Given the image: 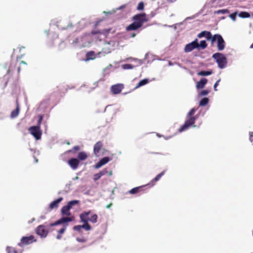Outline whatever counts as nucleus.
I'll use <instances>...</instances> for the list:
<instances>
[{"instance_id": "nucleus-1", "label": "nucleus", "mask_w": 253, "mask_h": 253, "mask_svg": "<svg viewBox=\"0 0 253 253\" xmlns=\"http://www.w3.org/2000/svg\"><path fill=\"white\" fill-rule=\"evenodd\" d=\"M133 22L126 27L127 31L136 30L141 27L143 24L148 21L149 19L145 13L137 14L132 17Z\"/></svg>"}, {"instance_id": "nucleus-2", "label": "nucleus", "mask_w": 253, "mask_h": 253, "mask_svg": "<svg viewBox=\"0 0 253 253\" xmlns=\"http://www.w3.org/2000/svg\"><path fill=\"white\" fill-rule=\"evenodd\" d=\"M212 57L216 60L220 68H224L226 66L227 60L223 54L217 52L213 54Z\"/></svg>"}, {"instance_id": "nucleus-3", "label": "nucleus", "mask_w": 253, "mask_h": 253, "mask_svg": "<svg viewBox=\"0 0 253 253\" xmlns=\"http://www.w3.org/2000/svg\"><path fill=\"white\" fill-rule=\"evenodd\" d=\"M91 211H84L80 215V217L81 222L84 223L83 225H82V228L85 229L87 231L90 230L91 228L90 225L88 224V215L90 213Z\"/></svg>"}, {"instance_id": "nucleus-4", "label": "nucleus", "mask_w": 253, "mask_h": 253, "mask_svg": "<svg viewBox=\"0 0 253 253\" xmlns=\"http://www.w3.org/2000/svg\"><path fill=\"white\" fill-rule=\"evenodd\" d=\"M215 40H217V47L218 50L219 51L223 50L225 48V42L222 36L219 34L213 35L211 42L212 43H213Z\"/></svg>"}, {"instance_id": "nucleus-5", "label": "nucleus", "mask_w": 253, "mask_h": 253, "mask_svg": "<svg viewBox=\"0 0 253 253\" xmlns=\"http://www.w3.org/2000/svg\"><path fill=\"white\" fill-rule=\"evenodd\" d=\"M188 119L185 122L183 125H182L178 129V131L181 132H182L187 129H188L189 127L192 126L195 122V120L196 119V117H188Z\"/></svg>"}, {"instance_id": "nucleus-6", "label": "nucleus", "mask_w": 253, "mask_h": 253, "mask_svg": "<svg viewBox=\"0 0 253 253\" xmlns=\"http://www.w3.org/2000/svg\"><path fill=\"white\" fill-rule=\"evenodd\" d=\"M93 151L96 157L102 156L104 149L103 148V143L101 141H98L94 145Z\"/></svg>"}, {"instance_id": "nucleus-7", "label": "nucleus", "mask_w": 253, "mask_h": 253, "mask_svg": "<svg viewBox=\"0 0 253 253\" xmlns=\"http://www.w3.org/2000/svg\"><path fill=\"white\" fill-rule=\"evenodd\" d=\"M29 131L37 140H39L41 139L42 132L39 126H31L29 128Z\"/></svg>"}, {"instance_id": "nucleus-8", "label": "nucleus", "mask_w": 253, "mask_h": 253, "mask_svg": "<svg viewBox=\"0 0 253 253\" xmlns=\"http://www.w3.org/2000/svg\"><path fill=\"white\" fill-rule=\"evenodd\" d=\"M36 239H35V237L33 235H30L28 237H23L21 239L20 242L18 244V245L20 247H23L24 246L36 242Z\"/></svg>"}, {"instance_id": "nucleus-9", "label": "nucleus", "mask_w": 253, "mask_h": 253, "mask_svg": "<svg viewBox=\"0 0 253 253\" xmlns=\"http://www.w3.org/2000/svg\"><path fill=\"white\" fill-rule=\"evenodd\" d=\"M36 233L41 237H45L48 233V229L43 225L38 226L36 230Z\"/></svg>"}, {"instance_id": "nucleus-10", "label": "nucleus", "mask_w": 253, "mask_h": 253, "mask_svg": "<svg viewBox=\"0 0 253 253\" xmlns=\"http://www.w3.org/2000/svg\"><path fill=\"white\" fill-rule=\"evenodd\" d=\"M74 220V217L73 216L70 217H63L60 219L57 220L54 223H50L49 224L50 227L54 226L62 223H65L68 222L72 221Z\"/></svg>"}, {"instance_id": "nucleus-11", "label": "nucleus", "mask_w": 253, "mask_h": 253, "mask_svg": "<svg viewBox=\"0 0 253 253\" xmlns=\"http://www.w3.org/2000/svg\"><path fill=\"white\" fill-rule=\"evenodd\" d=\"M199 48V43L198 40L196 39L192 42L186 44L184 48V51L185 52H189L195 48Z\"/></svg>"}, {"instance_id": "nucleus-12", "label": "nucleus", "mask_w": 253, "mask_h": 253, "mask_svg": "<svg viewBox=\"0 0 253 253\" xmlns=\"http://www.w3.org/2000/svg\"><path fill=\"white\" fill-rule=\"evenodd\" d=\"M124 88V85L121 84H118L113 85L111 87L112 92L114 94H119Z\"/></svg>"}, {"instance_id": "nucleus-13", "label": "nucleus", "mask_w": 253, "mask_h": 253, "mask_svg": "<svg viewBox=\"0 0 253 253\" xmlns=\"http://www.w3.org/2000/svg\"><path fill=\"white\" fill-rule=\"evenodd\" d=\"M197 36L199 38L206 37L207 40L208 41H209V40L211 41V40L213 38V36H212L211 33L210 32L207 31H202V32L199 33Z\"/></svg>"}, {"instance_id": "nucleus-14", "label": "nucleus", "mask_w": 253, "mask_h": 253, "mask_svg": "<svg viewBox=\"0 0 253 253\" xmlns=\"http://www.w3.org/2000/svg\"><path fill=\"white\" fill-rule=\"evenodd\" d=\"M63 200V198L60 197L52 202H51L49 206L50 210H52L54 209H57L59 206V204Z\"/></svg>"}, {"instance_id": "nucleus-15", "label": "nucleus", "mask_w": 253, "mask_h": 253, "mask_svg": "<svg viewBox=\"0 0 253 253\" xmlns=\"http://www.w3.org/2000/svg\"><path fill=\"white\" fill-rule=\"evenodd\" d=\"M83 160V159H80V160ZM79 160L80 159H69L68 163L73 169H76L77 168L79 164Z\"/></svg>"}, {"instance_id": "nucleus-16", "label": "nucleus", "mask_w": 253, "mask_h": 253, "mask_svg": "<svg viewBox=\"0 0 253 253\" xmlns=\"http://www.w3.org/2000/svg\"><path fill=\"white\" fill-rule=\"evenodd\" d=\"M20 57H17L16 60L14 61H12L10 63V66L9 67V69H8L7 71V73L9 74L11 71H13L15 70L16 65H17L18 62H19V59Z\"/></svg>"}, {"instance_id": "nucleus-17", "label": "nucleus", "mask_w": 253, "mask_h": 253, "mask_svg": "<svg viewBox=\"0 0 253 253\" xmlns=\"http://www.w3.org/2000/svg\"><path fill=\"white\" fill-rule=\"evenodd\" d=\"M70 209L71 208L67 205L63 206L61 210V214L63 215L70 216L71 215Z\"/></svg>"}, {"instance_id": "nucleus-18", "label": "nucleus", "mask_w": 253, "mask_h": 253, "mask_svg": "<svg viewBox=\"0 0 253 253\" xmlns=\"http://www.w3.org/2000/svg\"><path fill=\"white\" fill-rule=\"evenodd\" d=\"M208 80L206 78H202L200 81L197 83L196 87L197 88H203L207 84Z\"/></svg>"}, {"instance_id": "nucleus-19", "label": "nucleus", "mask_w": 253, "mask_h": 253, "mask_svg": "<svg viewBox=\"0 0 253 253\" xmlns=\"http://www.w3.org/2000/svg\"><path fill=\"white\" fill-rule=\"evenodd\" d=\"M144 186H142L132 188V189L129 191V193L131 194H136L139 192L142 191Z\"/></svg>"}, {"instance_id": "nucleus-20", "label": "nucleus", "mask_w": 253, "mask_h": 253, "mask_svg": "<svg viewBox=\"0 0 253 253\" xmlns=\"http://www.w3.org/2000/svg\"><path fill=\"white\" fill-rule=\"evenodd\" d=\"M67 224L64 225L60 230L58 231V234L56 236V238L57 239L59 240L61 238L62 234H63L65 232L67 228Z\"/></svg>"}, {"instance_id": "nucleus-21", "label": "nucleus", "mask_w": 253, "mask_h": 253, "mask_svg": "<svg viewBox=\"0 0 253 253\" xmlns=\"http://www.w3.org/2000/svg\"><path fill=\"white\" fill-rule=\"evenodd\" d=\"M109 160H110V159H101V160L97 164H96L94 166V167L95 169H99V168L102 167L103 165H104L105 164H106L107 163H108Z\"/></svg>"}, {"instance_id": "nucleus-22", "label": "nucleus", "mask_w": 253, "mask_h": 253, "mask_svg": "<svg viewBox=\"0 0 253 253\" xmlns=\"http://www.w3.org/2000/svg\"><path fill=\"white\" fill-rule=\"evenodd\" d=\"M19 107L18 104L17 103V106L15 110H13L10 114V117L12 118H14L18 116L19 113Z\"/></svg>"}, {"instance_id": "nucleus-23", "label": "nucleus", "mask_w": 253, "mask_h": 253, "mask_svg": "<svg viewBox=\"0 0 253 253\" xmlns=\"http://www.w3.org/2000/svg\"><path fill=\"white\" fill-rule=\"evenodd\" d=\"M110 30L111 29H104L102 31V32H101L99 30H93L91 32V34L92 35H96L97 34H107L110 32Z\"/></svg>"}, {"instance_id": "nucleus-24", "label": "nucleus", "mask_w": 253, "mask_h": 253, "mask_svg": "<svg viewBox=\"0 0 253 253\" xmlns=\"http://www.w3.org/2000/svg\"><path fill=\"white\" fill-rule=\"evenodd\" d=\"M107 171L106 170H102L99 172L96 173L93 176V179L94 181L98 180L102 175H104Z\"/></svg>"}, {"instance_id": "nucleus-25", "label": "nucleus", "mask_w": 253, "mask_h": 253, "mask_svg": "<svg viewBox=\"0 0 253 253\" xmlns=\"http://www.w3.org/2000/svg\"><path fill=\"white\" fill-rule=\"evenodd\" d=\"M86 58L87 60L94 59L95 58L94 52L91 51L87 52L86 54Z\"/></svg>"}, {"instance_id": "nucleus-26", "label": "nucleus", "mask_w": 253, "mask_h": 253, "mask_svg": "<svg viewBox=\"0 0 253 253\" xmlns=\"http://www.w3.org/2000/svg\"><path fill=\"white\" fill-rule=\"evenodd\" d=\"M149 82V80L147 79H144L142 80H141L137 84V85L135 87V88H137L138 87H140V86H142L143 85H144L148 84Z\"/></svg>"}, {"instance_id": "nucleus-27", "label": "nucleus", "mask_w": 253, "mask_h": 253, "mask_svg": "<svg viewBox=\"0 0 253 253\" xmlns=\"http://www.w3.org/2000/svg\"><path fill=\"white\" fill-rule=\"evenodd\" d=\"M209 99L208 98L205 97L201 100L199 102V105L200 106H206L209 102Z\"/></svg>"}, {"instance_id": "nucleus-28", "label": "nucleus", "mask_w": 253, "mask_h": 253, "mask_svg": "<svg viewBox=\"0 0 253 253\" xmlns=\"http://www.w3.org/2000/svg\"><path fill=\"white\" fill-rule=\"evenodd\" d=\"M165 173V170H164L162 172H161L160 173H159V174H158L152 180V182L153 183H155L157 181H158L160 178L161 177L164 175Z\"/></svg>"}, {"instance_id": "nucleus-29", "label": "nucleus", "mask_w": 253, "mask_h": 253, "mask_svg": "<svg viewBox=\"0 0 253 253\" xmlns=\"http://www.w3.org/2000/svg\"><path fill=\"white\" fill-rule=\"evenodd\" d=\"M97 215L96 214H94L92 215L90 218H88V221L93 223H95L97 221Z\"/></svg>"}, {"instance_id": "nucleus-30", "label": "nucleus", "mask_w": 253, "mask_h": 253, "mask_svg": "<svg viewBox=\"0 0 253 253\" xmlns=\"http://www.w3.org/2000/svg\"><path fill=\"white\" fill-rule=\"evenodd\" d=\"M230 11L227 9H220L214 12L215 14L229 13Z\"/></svg>"}, {"instance_id": "nucleus-31", "label": "nucleus", "mask_w": 253, "mask_h": 253, "mask_svg": "<svg viewBox=\"0 0 253 253\" xmlns=\"http://www.w3.org/2000/svg\"><path fill=\"white\" fill-rule=\"evenodd\" d=\"M211 74H212L211 71H202L201 72H199L198 73V75L199 76H205L210 75Z\"/></svg>"}, {"instance_id": "nucleus-32", "label": "nucleus", "mask_w": 253, "mask_h": 253, "mask_svg": "<svg viewBox=\"0 0 253 253\" xmlns=\"http://www.w3.org/2000/svg\"><path fill=\"white\" fill-rule=\"evenodd\" d=\"M134 66L130 64H125L122 65V68L124 70L132 69Z\"/></svg>"}, {"instance_id": "nucleus-33", "label": "nucleus", "mask_w": 253, "mask_h": 253, "mask_svg": "<svg viewBox=\"0 0 253 253\" xmlns=\"http://www.w3.org/2000/svg\"><path fill=\"white\" fill-rule=\"evenodd\" d=\"M79 203L80 201L79 200H73L69 202L67 205L71 209L73 206L79 204Z\"/></svg>"}, {"instance_id": "nucleus-34", "label": "nucleus", "mask_w": 253, "mask_h": 253, "mask_svg": "<svg viewBox=\"0 0 253 253\" xmlns=\"http://www.w3.org/2000/svg\"><path fill=\"white\" fill-rule=\"evenodd\" d=\"M239 16L241 18H249L250 17V14L248 12L242 11L239 14Z\"/></svg>"}, {"instance_id": "nucleus-35", "label": "nucleus", "mask_w": 253, "mask_h": 253, "mask_svg": "<svg viewBox=\"0 0 253 253\" xmlns=\"http://www.w3.org/2000/svg\"><path fill=\"white\" fill-rule=\"evenodd\" d=\"M6 250L7 253H17L15 249L12 247H7Z\"/></svg>"}, {"instance_id": "nucleus-36", "label": "nucleus", "mask_w": 253, "mask_h": 253, "mask_svg": "<svg viewBox=\"0 0 253 253\" xmlns=\"http://www.w3.org/2000/svg\"><path fill=\"white\" fill-rule=\"evenodd\" d=\"M207 43L205 41H201L200 44H199V47H201L202 49H205L207 47Z\"/></svg>"}, {"instance_id": "nucleus-37", "label": "nucleus", "mask_w": 253, "mask_h": 253, "mask_svg": "<svg viewBox=\"0 0 253 253\" xmlns=\"http://www.w3.org/2000/svg\"><path fill=\"white\" fill-rule=\"evenodd\" d=\"M80 150V147L79 146H75L73 148V149L69 150L67 151H66V153H70V152H74L76 153V152L79 151Z\"/></svg>"}, {"instance_id": "nucleus-38", "label": "nucleus", "mask_w": 253, "mask_h": 253, "mask_svg": "<svg viewBox=\"0 0 253 253\" xmlns=\"http://www.w3.org/2000/svg\"><path fill=\"white\" fill-rule=\"evenodd\" d=\"M196 110H197V109H195V108L191 109L190 110V111L189 112V113H188L187 117H193L192 116L194 115V114H195Z\"/></svg>"}, {"instance_id": "nucleus-39", "label": "nucleus", "mask_w": 253, "mask_h": 253, "mask_svg": "<svg viewBox=\"0 0 253 253\" xmlns=\"http://www.w3.org/2000/svg\"><path fill=\"white\" fill-rule=\"evenodd\" d=\"M87 155L84 152H80L78 154V156L77 158L84 159L86 158Z\"/></svg>"}, {"instance_id": "nucleus-40", "label": "nucleus", "mask_w": 253, "mask_h": 253, "mask_svg": "<svg viewBox=\"0 0 253 253\" xmlns=\"http://www.w3.org/2000/svg\"><path fill=\"white\" fill-rule=\"evenodd\" d=\"M137 10H142L144 9V3L143 2H140L137 7Z\"/></svg>"}, {"instance_id": "nucleus-41", "label": "nucleus", "mask_w": 253, "mask_h": 253, "mask_svg": "<svg viewBox=\"0 0 253 253\" xmlns=\"http://www.w3.org/2000/svg\"><path fill=\"white\" fill-rule=\"evenodd\" d=\"M42 120H43V116H42V115H40L39 116V120L38 121V123H37V126H39L40 127V126H41V125L42 124Z\"/></svg>"}, {"instance_id": "nucleus-42", "label": "nucleus", "mask_w": 253, "mask_h": 253, "mask_svg": "<svg viewBox=\"0 0 253 253\" xmlns=\"http://www.w3.org/2000/svg\"><path fill=\"white\" fill-rule=\"evenodd\" d=\"M73 228L75 230L80 232L81 230V229L82 228V226L80 225L75 226Z\"/></svg>"}, {"instance_id": "nucleus-43", "label": "nucleus", "mask_w": 253, "mask_h": 253, "mask_svg": "<svg viewBox=\"0 0 253 253\" xmlns=\"http://www.w3.org/2000/svg\"><path fill=\"white\" fill-rule=\"evenodd\" d=\"M209 93L208 90H203L200 92V95L202 96L207 95Z\"/></svg>"}, {"instance_id": "nucleus-44", "label": "nucleus", "mask_w": 253, "mask_h": 253, "mask_svg": "<svg viewBox=\"0 0 253 253\" xmlns=\"http://www.w3.org/2000/svg\"><path fill=\"white\" fill-rule=\"evenodd\" d=\"M236 15H237V13L236 12H235V13H232L231 14H230L229 15V17L233 20H235L236 19Z\"/></svg>"}, {"instance_id": "nucleus-45", "label": "nucleus", "mask_w": 253, "mask_h": 253, "mask_svg": "<svg viewBox=\"0 0 253 253\" xmlns=\"http://www.w3.org/2000/svg\"><path fill=\"white\" fill-rule=\"evenodd\" d=\"M220 81V79L218 80V81H217L216 82V83L214 84V89L215 91L217 90L216 87H217V85H218Z\"/></svg>"}, {"instance_id": "nucleus-46", "label": "nucleus", "mask_w": 253, "mask_h": 253, "mask_svg": "<svg viewBox=\"0 0 253 253\" xmlns=\"http://www.w3.org/2000/svg\"><path fill=\"white\" fill-rule=\"evenodd\" d=\"M77 240L79 242H85L86 240L84 238H77Z\"/></svg>"}, {"instance_id": "nucleus-47", "label": "nucleus", "mask_w": 253, "mask_h": 253, "mask_svg": "<svg viewBox=\"0 0 253 253\" xmlns=\"http://www.w3.org/2000/svg\"><path fill=\"white\" fill-rule=\"evenodd\" d=\"M250 140L251 142L253 144V132L250 133Z\"/></svg>"}, {"instance_id": "nucleus-48", "label": "nucleus", "mask_w": 253, "mask_h": 253, "mask_svg": "<svg viewBox=\"0 0 253 253\" xmlns=\"http://www.w3.org/2000/svg\"><path fill=\"white\" fill-rule=\"evenodd\" d=\"M73 27V24L72 23H70L68 24V25H67V26L65 28V29H68V28H71Z\"/></svg>"}, {"instance_id": "nucleus-49", "label": "nucleus", "mask_w": 253, "mask_h": 253, "mask_svg": "<svg viewBox=\"0 0 253 253\" xmlns=\"http://www.w3.org/2000/svg\"><path fill=\"white\" fill-rule=\"evenodd\" d=\"M20 64L27 65V63L25 61H21L19 63V65H20Z\"/></svg>"}, {"instance_id": "nucleus-50", "label": "nucleus", "mask_w": 253, "mask_h": 253, "mask_svg": "<svg viewBox=\"0 0 253 253\" xmlns=\"http://www.w3.org/2000/svg\"><path fill=\"white\" fill-rule=\"evenodd\" d=\"M136 33H133L131 34V35L130 36V37L134 38V37H135L136 36Z\"/></svg>"}, {"instance_id": "nucleus-51", "label": "nucleus", "mask_w": 253, "mask_h": 253, "mask_svg": "<svg viewBox=\"0 0 253 253\" xmlns=\"http://www.w3.org/2000/svg\"><path fill=\"white\" fill-rule=\"evenodd\" d=\"M20 70H21V69H20V66L18 67L17 68V72H18V73L19 74L20 72Z\"/></svg>"}, {"instance_id": "nucleus-52", "label": "nucleus", "mask_w": 253, "mask_h": 253, "mask_svg": "<svg viewBox=\"0 0 253 253\" xmlns=\"http://www.w3.org/2000/svg\"><path fill=\"white\" fill-rule=\"evenodd\" d=\"M112 204L111 203V204H108V205H107V206H106V208H107V209H108V208H110V207H111V206H112Z\"/></svg>"}, {"instance_id": "nucleus-53", "label": "nucleus", "mask_w": 253, "mask_h": 253, "mask_svg": "<svg viewBox=\"0 0 253 253\" xmlns=\"http://www.w3.org/2000/svg\"><path fill=\"white\" fill-rule=\"evenodd\" d=\"M167 1H168L169 2H174V1H175L176 0H167Z\"/></svg>"}, {"instance_id": "nucleus-54", "label": "nucleus", "mask_w": 253, "mask_h": 253, "mask_svg": "<svg viewBox=\"0 0 253 253\" xmlns=\"http://www.w3.org/2000/svg\"><path fill=\"white\" fill-rule=\"evenodd\" d=\"M250 48H253V43L251 44Z\"/></svg>"}, {"instance_id": "nucleus-55", "label": "nucleus", "mask_w": 253, "mask_h": 253, "mask_svg": "<svg viewBox=\"0 0 253 253\" xmlns=\"http://www.w3.org/2000/svg\"><path fill=\"white\" fill-rule=\"evenodd\" d=\"M102 158L107 159V158H109V157H107V156H104V157H103Z\"/></svg>"}, {"instance_id": "nucleus-56", "label": "nucleus", "mask_w": 253, "mask_h": 253, "mask_svg": "<svg viewBox=\"0 0 253 253\" xmlns=\"http://www.w3.org/2000/svg\"><path fill=\"white\" fill-rule=\"evenodd\" d=\"M35 162H36V163H37V162H38V159H36V160H35Z\"/></svg>"}]
</instances>
